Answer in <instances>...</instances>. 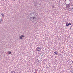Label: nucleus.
<instances>
[{"mask_svg": "<svg viewBox=\"0 0 73 73\" xmlns=\"http://www.w3.org/2000/svg\"><path fill=\"white\" fill-rule=\"evenodd\" d=\"M66 8H69L70 7V6H69V4H68L66 6Z\"/></svg>", "mask_w": 73, "mask_h": 73, "instance_id": "nucleus-4", "label": "nucleus"}, {"mask_svg": "<svg viewBox=\"0 0 73 73\" xmlns=\"http://www.w3.org/2000/svg\"><path fill=\"white\" fill-rule=\"evenodd\" d=\"M35 17H33V19H35Z\"/></svg>", "mask_w": 73, "mask_h": 73, "instance_id": "nucleus-12", "label": "nucleus"}, {"mask_svg": "<svg viewBox=\"0 0 73 73\" xmlns=\"http://www.w3.org/2000/svg\"><path fill=\"white\" fill-rule=\"evenodd\" d=\"M68 22H67V23H66V25L67 27L68 26H69V25H68Z\"/></svg>", "mask_w": 73, "mask_h": 73, "instance_id": "nucleus-7", "label": "nucleus"}, {"mask_svg": "<svg viewBox=\"0 0 73 73\" xmlns=\"http://www.w3.org/2000/svg\"><path fill=\"white\" fill-rule=\"evenodd\" d=\"M7 53L8 54H11L12 53V52H11V51H9V52H8Z\"/></svg>", "mask_w": 73, "mask_h": 73, "instance_id": "nucleus-8", "label": "nucleus"}, {"mask_svg": "<svg viewBox=\"0 0 73 73\" xmlns=\"http://www.w3.org/2000/svg\"><path fill=\"white\" fill-rule=\"evenodd\" d=\"M1 15H2V17H4V14H1Z\"/></svg>", "mask_w": 73, "mask_h": 73, "instance_id": "nucleus-9", "label": "nucleus"}, {"mask_svg": "<svg viewBox=\"0 0 73 73\" xmlns=\"http://www.w3.org/2000/svg\"><path fill=\"white\" fill-rule=\"evenodd\" d=\"M3 22V19H1L0 20V23H1Z\"/></svg>", "mask_w": 73, "mask_h": 73, "instance_id": "nucleus-5", "label": "nucleus"}, {"mask_svg": "<svg viewBox=\"0 0 73 73\" xmlns=\"http://www.w3.org/2000/svg\"><path fill=\"white\" fill-rule=\"evenodd\" d=\"M54 8V6L53 5V6H52V9H53Z\"/></svg>", "mask_w": 73, "mask_h": 73, "instance_id": "nucleus-11", "label": "nucleus"}, {"mask_svg": "<svg viewBox=\"0 0 73 73\" xmlns=\"http://www.w3.org/2000/svg\"><path fill=\"white\" fill-rule=\"evenodd\" d=\"M72 24V23H69L68 24V25H71Z\"/></svg>", "mask_w": 73, "mask_h": 73, "instance_id": "nucleus-10", "label": "nucleus"}, {"mask_svg": "<svg viewBox=\"0 0 73 73\" xmlns=\"http://www.w3.org/2000/svg\"><path fill=\"white\" fill-rule=\"evenodd\" d=\"M65 1H66V0H64Z\"/></svg>", "mask_w": 73, "mask_h": 73, "instance_id": "nucleus-13", "label": "nucleus"}, {"mask_svg": "<svg viewBox=\"0 0 73 73\" xmlns=\"http://www.w3.org/2000/svg\"><path fill=\"white\" fill-rule=\"evenodd\" d=\"M58 52L57 51H55L54 52V54L55 56H57V55H58Z\"/></svg>", "mask_w": 73, "mask_h": 73, "instance_id": "nucleus-2", "label": "nucleus"}, {"mask_svg": "<svg viewBox=\"0 0 73 73\" xmlns=\"http://www.w3.org/2000/svg\"><path fill=\"white\" fill-rule=\"evenodd\" d=\"M23 37H24V35H22L19 36V38L21 39V40H23Z\"/></svg>", "mask_w": 73, "mask_h": 73, "instance_id": "nucleus-1", "label": "nucleus"}, {"mask_svg": "<svg viewBox=\"0 0 73 73\" xmlns=\"http://www.w3.org/2000/svg\"><path fill=\"white\" fill-rule=\"evenodd\" d=\"M36 51H38V52H39V51H40V50H41V48H39V47H37L36 49Z\"/></svg>", "mask_w": 73, "mask_h": 73, "instance_id": "nucleus-3", "label": "nucleus"}, {"mask_svg": "<svg viewBox=\"0 0 73 73\" xmlns=\"http://www.w3.org/2000/svg\"><path fill=\"white\" fill-rule=\"evenodd\" d=\"M11 73H16V72L14 71H12L11 72Z\"/></svg>", "mask_w": 73, "mask_h": 73, "instance_id": "nucleus-6", "label": "nucleus"}]
</instances>
